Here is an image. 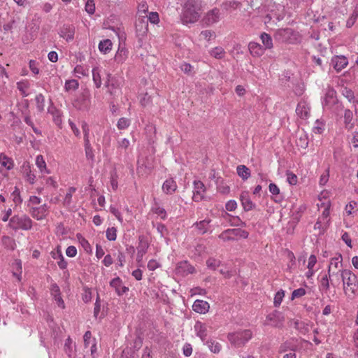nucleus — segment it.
Masks as SVG:
<instances>
[{
	"instance_id": "f257e3e1",
	"label": "nucleus",
	"mask_w": 358,
	"mask_h": 358,
	"mask_svg": "<svg viewBox=\"0 0 358 358\" xmlns=\"http://www.w3.org/2000/svg\"><path fill=\"white\" fill-rule=\"evenodd\" d=\"M201 7L199 0H187L183 7V22L188 24L196 22L200 17Z\"/></svg>"
},
{
	"instance_id": "f03ea898",
	"label": "nucleus",
	"mask_w": 358,
	"mask_h": 358,
	"mask_svg": "<svg viewBox=\"0 0 358 358\" xmlns=\"http://www.w3.org/2000/svg\"><path fill=\"white\" fill-rule=\"evenodd\" d=\"M274 38L280 43L289 44L299 43L301 40L300 34L291 28L278 29L274 34Z\"/></svg>"
},
{
	"instance_id": "7ed1b4c3",
	"label": "nucleus",
	"mask_w": 358,
	"mask_h": 358,
	"mask_svg": "<svg viewBox=\"0 0 358 358\" xmlns=\"http://www.w3.org/2000/svg\"><path fill=\"white\" fill-rule=\"evenodd\" d=\"M252 336V333L251 330L245 329L243 331L229 333L227 338L231 345L236 348H240L250 340Z\"/></svg>"
},
{
	"instance_id": "20e7f679",
	"label": "nucleus",
	"mask_w": 358,
	"mask_h": 358,
	"mask_svg": "<svg viewBox=\"0 0 358 358\" xmlns=\"http://www.w3.org/2000/svg\"><path fill=\"white\" fill-rule=\"evenodd\" d=\"M8 227L15 231L18 229L29 230L32 227V220L26 215H15L9 220Z\"/></svg>"
},
{
	"instance_id": "39448f33",
	"label": "nucleus",
	"mask_w": 358,
	"mask_h": 358,
	"mask_svg": "<svg viewBox=\"0 0 358 358\" xmlns=\"http://www.w3.org/2000/svg\"><path fill=\"white\" fill-rule=\"evenodd\" d=\"M341 278L343 283L344 289H345V287L347 286V287H349L350 290L352 293H355L358 288V280L357 275L354 274L351 271L344 269L341 271Z\"/></svg>"
},
{
	"instance_id": "423d86ee",
	"label": "nucleus",
	"mask_w": 358,
	"mask_h": 358,
	"mask_svg": "<svg viewBox=\"0 0 358 358\" xmlns=\"http://www.w3.org/2000/svg\"><path fill=\"white\" fill-rule=\"evenodd\" d=\"M50 206L44 203L39 207L31 206L29 213L34 219L41 220L45 219L48 215Z\"/></svg>"
},
{
	"instance_id": "0eeeda50",
	"label": "nucleus",
	"mask_w": 358,
	"mask_h": 358,
	"mask_svg": "<svg viewBox=\"0 0 358 358\" xmlns=\"http://www.w3.org/2000/svg\"><path fill=\"white\" fill-rule=\"evenodd\" d=\"M121 80L120 78L112 76L110 74L108 75V80L106 83V87L108 88V92L112 96H115L120 90Z\"/></svg>"
},
{
	"instance_id": "6e6552de",
	"label": "nucleus",
	"mask_w": 358,
	"mask_h": 358,
	"mask_svg": "<svg viewBox=\"0 0 358 358\" xmlns=\"http://www.w3.org/2000/svg\"><path fill=\"white\" fill-rule=\"evenodd\" d=\"M195 272V268L187 261H182L179 262L176 268V274L182 277H185L189 274H193Z\"/></svg>"
},
{
	"instance_id": "1a4fd4ad",
	"label": "nucleus",
	"mask_w": 358,
	"mask_h": 358,
	"mask_svg": "<svg viewBox=\"0 0 358 358\" xmlns=\"http://www.w3.org/2000/svg\"><path fill=\"white\" fill-rule=\"evenodd\" d=\"M149 248V243L146 238L141 235L138 236V245L137 246L136 261L139 263L142 262L143 256L146 254Z\"/></svg>"
},
{
	"instance_id": "9d476101",
	"label": "nucleus",
	"mask_w": 358,
	"mask_h": 358,
	"mask_svg": "<svg viewBox=\"0 0 358 358\" xmlns=\"http://www.w3.org/2000/svg\"><path fill=\"white\" fill-rule=\"evenodd\" d=\"M220 12L217 8L208 11L202 19L203 23L206 26H210L220 20Z\"/></svg>"
},
{
	"instance_id": "9b49d317",
	"label": "nucleus",
	"mask_w": 358,
	"mask_h": 358,
	"mask_svg": "<svg viewBox=\"0 0 358 358\" xmlns=\"http://www.w3.org/2000/svg\"><path fill=\"white\" fill-rule=\"evenodd\" d=\"M148 31V20L145 17H139L136 21V32L139 37L146 36Z\"/></svg>"
},
{
	"instance_id": "f8f14e48",
	"label": "nucleus",
	"mask_w": 358,
	"mask_h": 358,
	"mask_svg": "<svg viewBox=\"0 0 358 358\" xmlns=\"http://www.w3.org/2000/svg\"><path fill=\"white\" fill-rule=\"evenodd\" d=\"M297 348L296 340L294 338H291L281 343L278 348V353L282 354L287 351L295 352Z\"/></svg>"
},
{
	"instance_id": "ddd939ff",
	"label": "nucleus",
	"mask_w": 358,
	"mask_h": 358,
	"mask_svg": "<svg viewBox=\"0 0 358 358\" xmlns=\"http://www.w3.org/2000/svg\"><path fill=\"white\" fill-rule=\"evenodd\" d=\"M206 191V187L203 183L200 180L194 181V194L193 200L194 201H201L203 198V194Z\"/></svg>"
},
{
	"instance_id": "4468645a",
	"label": "nucleus",
	"mask_w": 358,
	"mask_h": 358,
	"mask_svg": "<svg viewBox=\"0 0 358 358\" xmlns=\"http://www.w3.org/2000/svg\"><path fill=\"white\" fill-rule=\"evenodd\" d=\"M296 113L300 118L307 119L310 115L309 104L304 100L301 101L297 104Z\"/></svg>"
},
{
	"instance_id": "2eb2a0df",
	"label": "nucleus",
	"mask_w": 358,
	"mask_h": 358,
	"mask_svg": "<svg viewBox=\"0 0 358 358\" xmlns=\"http://www.w3.org/2000/svg\"><path fill=\"white\" fill-rule=\"evenodd\" d=\"M240 200L245 211H250L256 206L252 201L248 192H243L240 195Z\"/></svg>"
},
{
	"instance_id": "dca6fc26",
	"label": "nucleus",
	"mask_w": 358,
	"mask_h": 358,
	"mask_svg": "<svg viewBox=\"0 0 358 358\" xmlns=\"http://www.w3.org/2000/svg\"><path fill=\"white\" fill-rule=\"evenodd\" d=\"M331 64L336 71H341L348 64L347 57L343 55L334 56L331 59Z\"/></svg>"
},
{
	"instance_id": "f3484780",
	"label": "nucleus",
	"mask_w": 358,
	"mask_h": 358,
	"mask_svg": "<svg viewBox=\"0 0 358 358\" xmlns=\"http://www.w3.org/2000/svg\"><path fill=\"white\" fill-rule=\"evenodd\" d=\"M75 28L71 25L63 26L59 32V36L66 41H72L74 38Z\"/></svg>"
},
{
	"instance_id": "a211bd4d",
	"label": "nucleus",
	"mask_w": 358,
	"mask_h": 358,
	"mask_svg": "<svg viewBox=\"0 0 358 358\" xmlns=\"http://www.w3.org/2000/svg\"><path fill=\"white\" fill-rule=\"evenodd\" d=\"M110 285L115 289L118 296L122 295L129 290L127 287L122 285V281L119 277L113 278L110 281Z\"/></svg>"
},
{
	"instance_id": "6ab92c4d",
	"label": "nucleus",
	"mask_w": 358,
	"mask_h": 358,
	"mask_svg": "<svg viewBox=\"0 0 358 358\" xmlns=\"http://www.w3.org/2000/svg\"><path fill=\"white\" fill-rule=\"evenodd\" d=\"M209 308V303L207 301L203 300L197 299L194 302L192 305L193 310L200 314L206 313L208 312Z\"/></svg>"
},
{
	"instance_id": "aec40b11",
	"label": "nucleus",
	"mask_w": 358,
	"mask_h": 358,
	"mask_svg": "<svg viewBox=\"0 0 358 358\" xmlns=\"http://www.w3.org/2000/svg\"><path fill=\"white\" fill-rule=\"evenodd\" d=\"M248 49L253 57H260L264 52V48L256 42H250L248 44Z\"/></svg>"
},
{
	"instance_id": "412c9836",
	"label": "nucleus",
	"mask_w": 358,
	"mask_h": 358,
	"mask_svg": "<svg viewBox=\"0 0 358 358\" xmlns=\"http://www.w3.org/2000/svg\"><path fill=\"white\" fill-rule=\"evenodd\" d=\"M194 330L197 336H199L203 341L206 340L208 336V331L206 324L201 322H196L194 325Z\"/></svg>"
},
{
	"instance_id": "4be33fe9",
	"label": "nucleus",
	"mask_w": 358,
	"mask_h": 358,
	"mask_svg": "<svg viewBox=\"0 0 358 358\" xmlns=\"http://www.w3.org/2000/svg\"><path fill=\"white\" fill-rule=\"evenodd\" d=\"M177 189L176 182L172 179L169 178L164 181L162 185V189L164 193L171 194L176 192Z\"/></svg>"
},
{
	"instance_id": "5701e85b",
	"label": "nucleus",
	"mask_w": 358,
	"mask_h": 358,
	"mask_svg": "<svg viewBox=\"0 0 358 358\" xmlns=\"http://www.w3.org/2000/svg\"><path fill=\"white\" fill-rule=\"evenodd\" d=\"M210 220L205 219L200 222H196L194 225L195 226L197 231L200 234H204L206 233L210 227Z\"/></svg>"
},
{
	"instance_id": "b1692460",
	"label": "nucleus",
	"mask_w": 358,
	"mask_h": 358,
	"mask_svg": "<svg viewBox=\"0 0 358 358\" xmlns=\"http://www.w3.org/2000/svg\"><path fill=\"white\" fill-rule=\"evenodd\" d=\"M330 282L332 286H336L334 282V280L329 278L328 273L322 278L320 280V289L325 292L328 291L330 287Z\"/></svg>"
},
{
	"instance_id": "393cba45",
	"label": "nucleus",
	"mask_w": 358,
	"mask_h": 358,
	"mask_svg": "<svg viewBox=\"0 0 358 358\" xmlns=\"http://www.w3.org/2000/svg\"><path fill=\"white\" fill-rule=\"evenodd\" d=\"M234 229H228L222 231L219 235V238L222 239L223 241H235L236 239V236L235 234Z\"/></svg>"
},
{
	"instance_id": "a878e982",
	"label": "nucleus",
	"mask_w": 358,
	"mask_h": 358,
	"mask_svg": "<svg viewBox=\"0 0 358 358\" xmlns=\"http://www.w3.org/2000/svg\"><path fill=\"white\" fill-rule=\"evenodd\" d=\"M343 257L341 254H338L336 257L331 259L330 264L328 267L329 276L331 278V271L332 268H338L342 266Z\"/></svg>"
},
{
	"instance_id": "bb28decb",
	"label": "nucleus",
	"mask_w": 358,
	"mask_h": 358,
	"mask_svg": "<svg viewBox=\"0 0 358 358\" xmlns=\"http://www.w3.org/2000/svg\"><path fill=\"white\" fill-rule=\"evenodd\" d=\"M209 55L217 59H222L226 55V52L221 46H217L209 50Z\"/></svg>"
},
{
	"instance_id": "cd10ccee",
	"label": "nucleus",
	"mask_w": 358,
	"mask_h": 358,
	"mask_svg": "<svg viewBox=\"0 0 358 358\" xmlns=\"http://www.w3.org/2000/svg\"><path fill=\"white\" fill-rule=\"evenodd\" d=\"M237 174L243 180L248 179L250 176V170L245 165H238L236 168Z\"/></svg>"
},
{
	"instance_id": "c85d7f7f",
	"label": "nucleus",
	"mask_w": 358,
	"mask_h": 358,
	"mask_svg": "<svg viewBox=\"0 0 358 358\" xmlns=\"http://www.w3.org/2000/svg\"><path fill=\"white\" fill-rule=\"evenodd\" d=\"M0 164L2 166L5 167L7 170H10L13 168V161L11 158L7 157L5 154H0Z\"/></svg>"
},
{
	"instance_id": "c756f323",
	"label": "nucleus",
	"mask_w": 358,
	"mask_h": 358,
	"mask_svg": "<svg viewBox=\"0 0 358 358\" xmlns=\"http://www.w3.org/2000/svg\"><path fill=\"white\" fill-rule=\"evenodd\" d=\"M113 43L110 39H105L101 41L99 44V49L100 52L103 54H107L112 49Z\"/></svg>"
},
{
	"instance_id": "7c9ffc66",
	"label": "nucleus",
	"mask_w": 358,
	"mask_h": 358,
	"mask_svg": "<svg viewBox=\"0 0 358 358\" xmlns=\"http://www.w3.org/2000/svg\"><path fill=\"white\" fill-rule=\"evenodd\" d=\"M264 49H271L273 46L271 36L267 33H262L260 36Z\"/></svg>"
},
{
	"instance_id": "2f4dec72",
	"label": "nucleus",
	"mask_w": 358,
	"mask_h": 358,
	"mask_svg": "<svg viewBox=\"0 0 358 358\" xmlns=\"http://www.w3.org/2000/svg\"><path fill=\"white\" fill-rule=\"evenodd\" d=\"M36 164L42 173H49L47 169L46 163L42 155H38L36 158Z\"/></svg>"
},
{
	"instance_id": "473e14b6",
	"label": "nucleus",
	"mask_w": 358,
	"mask_h": 358,
	"mask_svg": "<svg viewBox=\"0 0 358 358\" xmlns=\"http://www.w3.org/2000/svg\"><path fill=\"white\" fill-rule=\"evenodd\" d=\"M92 78L93 82L96 88H99L101 86V78L100 75V71L98 67L93 68L92 69Z\"/></svg>"
},
{
	"instance_id": "72a5a7b5",
	"label": "nucleus",
	"mask_w": 358,
	"mask_h": 358,
	"mask_svg": "<svg viewBox=\"0 0 358 358\" xmlns=\"http://www.w3.org/2000/svg\"><path fill=\"white\" fill-rule=\"evenodd\" d=\"M29 87V83L27 80H22L17 83V88L21 92L23 97L28 96L27 90Z\"/></svg>"
},
{
	"instance_id": "f704fd0d",
	"label": "nucleus",
	"mask_w": 358,
	"mask_h": 358,
	"mask_svg": "<svg viewBox=\"0 0 358 358\" xmlns=\"http://www.w3.org/2000/svg\"><path fill=\"white\" fill-rule=\"evenodd\" d=\"M297 146L302 148H306L308 145V138L306 133H302L299 135L296 141Z\"/></svg>"
},
{
	"instance_id": "c9c22d12",
	"label": "nucleus",
	"mask_w": 358,
	"mask_h": 358,
	"mask_svg": "<svg viewBox=\"0 0 358 358\" xmlns=\"http://www.w3.org/2000/svg\"><path fill=\"white\" fill-rule=\"evenodd\" d=\"M127 57V51L124 48H119L115 56V60L117 63H122Z\"/></svg>"
},
{
	"instance_id": "e433bc0d",
	"label": "nucleus",
	"mask_w": 358,
	"mask_h": 358,
	"mask_svg": "<svg viewBox=\"0 0 358 358\" xmlns=\"http://www.w3.org/2000/svg\"><path fill=\"white\" fill-rule=\"evenodd\" d=\"M36 103V108L39 112L44 110L45 108V97L42 94H38L35 98Z\"/></svg>"
},
{
	"instance_id": "4c0bfd02",
	"label": "nucleus",
	"mask_w": 358,
	"mask_h": 358,
	"mask_svg": "<svg viewBox=\"0 0 358 358\" xmlns=\"http://www.w3.org/2000/svg\"><path fill=\"white\" fill-rule=\"evenodd\" d=\"M85 142V151L87 159L94 160V155L93 152L92 147L90 143V141Z\"/></svg>"
},
{
	"instance_id": "58836bf2",
	"label": "nucleus",
	"mask_w": 358,
	"mask_h": 358,
	"mask_svg": "<svg viewBox=\"0 0 358 358\" xmlns=\"http://www.w3.org/2000/svg\"><path fill=\"white\" fill-rule=\"evenodd\" d=\"M79 83L75 79L66 80L65 83V90L66 91L76 90L78 88Z\"/></svg>"
},
{
	"instance_id": "ea45409f",
	"label": "nucleus",
	"mask_w": 358,
	"mask_h": 358,
	"mask_svg": "<svg viewBox=\"0 0 358 358\" xmlns=\"http://www.w3.org/2000/svg\"><path fill=\"white\" fill-rule=\"evenodd\" d=\"M352 118H353L352 112L349 109H346L345 110V114H344V122H345V124H346V127H349V128L352 127L353 124L351 122L352 120Z\"/></svg>"
},
{
	"instance_id": "a19ab883",
	"label": "nucleus",
	"mask_w": 358,
	"mask_h": 358,
	"mask_svg": "<svg viewBox=\"0 0 358 358\" xmlns=\"http://www.w3.org/2000/svg\"><path fill=\"white\" fill-rule=\"evenodd\" d=\"M220 264L221 262L220 260L213 257L208 258L206 261L207 267L212 270H215L217 267L220 266Z\"/></svg>"
},
{
	"instance_id": "79ce46f5",
	"label": "nucleus",
	"mask_w": 358,
	"mask_h": 358,
	"mask_svg": "<svg viewBox=\"0 0 358 358\" xmlns=\"http://www.w3.org/2000/svg\"><path fill=\"white\" fill-rule=\"evenodd\" d=\"M210 350L213 353H218L221 350V345L215 341H210L207 342Z\"/></svg>"
},
{
	"instance_id": "37998d69",
	"label": "nucleus",
	"mask_w": 358,
	"mask_h": 358,
	"mask_svg": "<svg viewBox=\"0 0 358 358\" xmlns=\"http://www.w3.org/2000/svg\"><path fill=\"white\" fill-rule=\"evenodd\" d=\"M106 236L110 241H114L117 238V229L115 227L108 228L106 231Z\"/></svg>"
},
{
	"instance_id": "c03bdc74",
	"label": "nucleus",
	"mask_w": 358,
	"mask_h": 358,
	"mask_svg": "<svg viewBox=\"0 0 358 358\" xmlns=\"http://www.w3.org/2000/svg\"><path fill=\"white\" fill-rule=\"evenodd\" d=\"M229 224L234 227H245V222H243L238 216H231Z\"/></svg>"
},
{
	"instance_id": "a18cd8bd",
	"label": "nucleus",
	"mask_w": 358,
	"mask_h": 358,
	"mask_svg": "<svg viewBox=\"0 0 358 358\" xmlns=\"http://www.w3.org/2000/svg\"><path fill=\"white\" fill-rule=\"evenodd\" d=\"M88 69H85L84 66L81 65H77L74 68V73L76 76L78 78H81L82 76H85L87 75Z\"/></svg>"
},
{
	"instance_id": "49530a36",
	"label": "nucleus",
	"mask_w": 358,
	"mask_h": 358,
	"mask_svg": "<svg viewBox=\"0 0 358 358\" xmlns=\"http://www.w3.org/2000/svg\"><path fill=\"white\" fill-rule=\"evenodd\" d=\"M285 296V292L282 289L279 290L275 295L273 304L275 307H278L282 303L283 297Z\"/></svg>"
},
{
	"instance_id": "de8ad7c7",
	"label": "nucleus",
	"mask_w": 358,
	"mask_h": 358,
	"mask_svg": "<svg viewBox=\"0 0 358 358\" xmlns=\"http://www.w3.org/2000/svg\"><path fill=\"white\" fill-rule=\"evenodd\" d=\"M335 95H336V91L334 90L328 89L326 92V94H325L323 105L325 106H328L330 100L334 99V98L335 97Z\"/></svg>"
},
{
	"instance_id": "09e8293b",
	"label": "nucleus",
	"mask_w": 358,
	"mask_h": 358,
	"mask_svg": "<svg viewBox=\"0 0 358 358\" xmlns=\"http://www.w3.org/2000/svg\"><path fill=\"white\" fill-rule=\"evenodd\" d=\"M12 199L13 202L16 204H20L22 202V199L20 196V192L17 187H15V190L11 194Z\"/></svg>"
},
{
	"instance_id": "8fccbe9b",
	"label": "nucleus",
	"mask_w": 358,
	"mask_h": 358,
	"mask_svg": "<svg viewBox=\"0 0 358 358\" xmlns=\"http://www.w3.org/2000/svg\"><path fill=\"white\" fill-rule=\"evenodd\" d=\"M130 125V120L125 117L119 119L117 127L119 129H125Z\"/></svg>"
},
{
	"instance_id": "3c124183",
	"label": "nucleus",
	"mask_w": 358,
	"mask_h": 358,
	"mask_svg": "<svg viewBox=\"0 0 358 358\" xmlns=\"http://www.w3.org/2000/svg\"><path fill=\"white\" fill-rule=\"evenodd\" d=\"M342 94L350 102L355 103V96L354 95V92L351 90L345 88L343 90Z\"/></svg>"
},
{
	"instance_id": "603ef678",
	"label": "nucleus",
	"mask_w": 358,
	"mask_h": 358,
	"mask_svg": "<svg viewBox=\"0 0 358 358\" xmlns=\"http://www.w3.org/2000/svg\"><path fill=\"white\" fill-rule=\"evenodd\" d=\"M306 289L302 287L294 289L292 293L291 299L294 300L296 298L302 297L303 296H304L306 294Z\"/></svg>"
},
{
	"instance_id": "864d4df0",
	"label": "nucleus",
	"mask_w": 358,
	"mask_h": 358,
	"mask_svg": "<svg viewBox=\"0 0 358 358\" xmlns=\"http://www.w3.org/2000/svg\"><path fill=\"white\" fill-rule=\"evenodd\" d=\"M85 10L89 14H94V13L95 12V3L94 0H87L85 3Z\"/></svg>"
},
{
	"instance_id": "5fc2aeb1",
	"label": "nucleus",
	"mask_w": 358,
	"mask_h": 358,
	"mask_svg": "<svg viewBox=\"0 0 358 358\" xmlns=\"http://www.w3.org/2000/svg\"><path fill=\"white\" fill-rule=\"evenodd\" d=\"M24 173L26 174V179L30 184H34L35 182L36 176L31 172L29 167L26 168L24 169Z\"/></svg>"
},
{
	"instance_id": "6e6d98bb",
	"label": "nucleus",
	"mask_w": 358,
	"mask_h": 358,
	"mask_svg": "<svg viewBox=\"0 0 358 358\" xmlns=\"http://www.w3.org/2000/svg\"><path fill=\"white\" fill-rule=\"evenodd\" d=\"M146 20L152 24H157L159 21V15L157 12H150Z\"/></svg>"
},
{
	"instance_id": "4d7b16f0",
	"label": "nucleus",
	"mask_w": 358,
	"mask_h": 358,
	"mask_svg": "<svg viewBox=\"0 0 358 358\" xmlns=\"http://www.w3.org/2000/svg\"><path fill=\"white\" fill-rule=\"evenodd\" d=\"M81 127L83 129V132L84 134V141H87L89 140V136H90V128L87 122H83L81 124Z\"/></svg>"
},
{
	"instance_id": "13d9d810",
	"label": "nucleus",
	"mask_w": 358,
	"mask_h": 358,
	"mask_svg": "<svg viewBox=\"0 0 358 358\" xmlns=\"http://www.w3.org/2000/svg\"><path fill=\"white\" fill-rule=\"evenodd\" d=\"M342 271V269H339L338 271H331V278L334 280V282L336 285L339 284V280Z\"/></svg>"
},
{
	"instance_id": "bf43d9fd",
	"label": "nucleus",
	"mask_w": 358,
	"mask_h": 358,
	"mask_svg": "<svg viewBox=\"0 0 358 358\" xmlns=\"http://www.w3.org/2000/svg\"><path fill=\"white\" fill-rule=\"evenodd\" d=\"M182 352L185 357H189L192 353L191 344L186 343L182 347Z\"/></svg>"
},
{
	"instance_id": "052dcab7",
	"label": "nucleus",
	"mask_w": 358,
	"mask_h": 358,
	"mask_svg": "<svg viewBox=\"0 0 358 358\" xmlns=\"http://www.w3.org/2000/svg\"><path fill=\"white\" fill-rule=\"evenodd\" d=\"M53 121L59 127L62 124V117L61 113L58 110H55V113H53Z\"/></svg>"
},
{
	"instance_id": "680f3d73",
	"label": "nucleus",
	"mask_w": 358,
	"mask_h": 358,
	"mask_svg": "<svg viewBox=\"0 0 358 358\" xmlns=\"http://www.w3.org/2000/svg\"><path fill=\"white\" fill-rule=\"evenodd\" d=\"M236 237H241L243 238H247L249 236V233L241 229H234V231Z\"/></svg>"
},
{
	"instance_id": "e2e57ef3",
	"label": "nucleus",
	"mask_w": 358,
	"mask_h": 358,
	"mask_svg": "<svg viewBox=\"0 0 358 358\" xmlns=\"http://www.w3.org/2000/svg\"><path fill=\"white\" fill-rule=\"evenodd\" d=\"M110 212L115 216L119 222H122L123 219L120 212L114 206H110Z\"/></svg>"
},
{
	"instance_id": "0e129e2a",
	"label": "nucleus",
	"mask_w": 358,
	"mask_h": 358,
	"mask_svg": "<svg viewBox=\"0 0 358 358\" xmlns=\"http://www.w3.org/2000/svg\"><path fill=\"white\" fill-rule=\"evenodd\" d=\"M83 300L85 303H87L92 299V292L90 289H85L82 295Z\"/></svg>"
},
{
	"instance_id": "69168bd1",
	"label": "nucleus",
	"mask_w": 358,
	"mask_h": 358,
	"mask_svg": "<svg viewBox=\"0 0 358 358\" xmlns=\"http://www.w3.org/2000/svg\"><path fill=\"white\" fill-rule=\"evenodd\" d=\"M287 182L292 185H296V182H297V177L295 174H294L292 172H287Z\"/></svg>"
},
{
	"instance_id": "338daca9",
	"label": "nucleus",
	"mask_w": 358,
	"mask_h": 358,
	"mask_svg": "<svg viewBox=\"0 0 358 358\" xmlns=\"http://www.w3.org/2000/svg\"><path fill=\"white\" fill-rule=\"evenodd\" d=\"M237 207V203L235 200H229L225 205L226 210L228 211H234Z\"/></svg>"
},
{
	"instance_id": "774afa93",
	"label": "nucleus",
	"mask_w": 358,
	"mask_h": 358,
	"mask_svg": "<svg viewBox=\"0 0 358 358\" xmlns=\"http://www.w3.org/2000/svg\"><path fill=\"white\" fill-rule=\"evenodd\" d=\"M66 254L69 257H74L77 255V249L75 246H69L66 250Z\"/></svg>"
}]
</instances>
